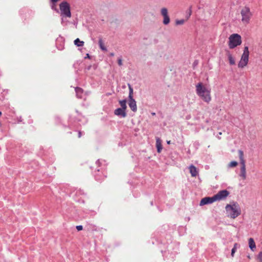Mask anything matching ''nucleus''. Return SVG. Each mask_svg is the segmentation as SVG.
I'll use <instances>...</instances> for the list:
<instances>
[{
    "label": "nucleus",
    "instance_id": "10",
    "mask_svg": "<svg viewBox=\"0 0 262 262\" xmlns=\"http://www.w3.org/2000/svg\"><path fill=\"white\" fill-rule=\"evenodd\" d=\"M215 201H216L214 196H213L212 197H205L201 200L200 205L203 206L206 204L212 203Z\"/></svg>",
    "mask_w": 262,
    "mask_h": 262
},
{
    "label": "nucleus",
    "instance_id": "12",
    "mask_svg": "<svg viewBox=\"0 0 262 262\" xmlns=\"http://www.w3.org/2000/svg\"><path fill=\"white\" fill-rule=\"evenodd\" d=\"M129 106L133 112L137 110L136 102L133 98H129Z\"/></svg>",
    "mask_w": 262,
    "mask_h": 262
},
{
    "label": "nucleus",
    "instance_id": "34",
    "mask_svg": "<svg viewBox=\"0 0 262 262\" xmlns=\"http://www.w3.org/2000/svg\"><path fill=\"white\" fill-rule=\"evenodd\" d=\"M219 134H220V135H222V133H221V132H220V133H219Z\"/></svg>",
    "mask_w": 262,
    "mask_h": 262
},
{
    "label": "nucleus",
    "instance_id": "6",
    "mask_svg": "<svg viewBox=\"0 0 262 262\" xmlns=\"http://www.w3.org/2000/svg\"><path fill=\"white\" fill-rule=\"evenodd\" d=\"M249 52L248 47L246 46L244 48L243 53L238 64V67L239 68H243L247 65L249 61Z\"/></svg>",
    "mask_w": 262,
    "mask_h": 262
},
{
    "label": "nucleus",
    "instance_id": "16",
    "mask_svg": "<svg viewBox=\"0 0 262 262\" xmlns=\"http://www.w3.org/2000/svg\"><path fill=\"white\" fill-rule=\"evenodd\" d=\"M75 92L76 93L77 97L79 98H81L82 97V94L83 93V90L79 87H77L75 88Z\"/></svg>",
    "mask_w": 262,
    "mask_h": 262
},
{
    "label": "nucleus",
    "instance_id": "8",
    "mask_svg": "<svg viewBox=\"0 0 262 262\" xmlns=\"http://www.w3.org/2000/svg\"><path fill=\"white\" fill-rule=\"evenodd\" d=\"M229 194V191L226 190L220 191L217 194L214 195L216 201H220L225 199Z\"/></svg>",
    "mask_w": 262,
    "mask_h": 262
},
{
    "label": "nucleus",
    "instance_id": "13",
    "mask_svg": "<svg viewBox=\"0 0 262 262\" xmlns=\"http://www.w3.org/2000/svg\"><path fill=\"white\" fill-rule=\"evenodd\" d=\"M189 169L191 177H195L198 174L197 168L193 165H191L189 167Z\"/></svg>",
    "mask_w": 262,
    "mask_h": 262
},
{
    "label": "nucleus",
    "instance_id": "7",
    "mask_svg": "<svg viewBox=\"0 0 262 262\" xmlns=\"http://www.w3.org/2000/svg\"><path fill=\"white\" fill-rule=\"evenodd\" d=\"M60 10L62 15L68 17H71L70 5L66 2H62L60 5Z\"/></svg>",
    "mask_w": 262,
    "mask_h": 262
},
{
    "label": "nucleus",
    "instance_id": "14",
    "mask_svg": "<svg viewBox=\"0 0 262 262\" xmlns=\"http://www.w3.org/2000/svg\"><path fill=\"white\" fill-rule=\"evenodd\" d=\"M156 147L158 153H160L162 149V141L159 138H156Z\"/></svg>",
    "mask_w": 262,
    "mask_h": 262
},
{
    "label": "nucleus",
    "instance_id": "1",
    "mask_svg": "<svg viewBox=\"0 0 262 262\" xmlns=\"http://www.w3.org/2000/svg\"><path fill=\"white\" fill-rule=\"evenodd\" d=\"M196 93L204 102L208 103L211 101V90L203 83L199 82L196 85Z\"/></svg>",
    "mask_w": 262,
    "mask_h": 262
},
{
    "label": "nucleus",
    "instance_id": "31",
    "mask_svg": "<svg viewBox=\"0 0 262 262\" xmlns=\"http://www.w3.org/2000/svg\"><path fill=\"white\" fill-rule=\"evenodd\" d=\"M81 137V133H80V132H79V137Z\"/></svg>",
    "mask_w": 262,
    "mask_h": 262
},
{
    "label": "nucleus",
    "instance_id": "28",
    "mask_svg": "<svg viewBox=\"0 0 262 262\" xmlns=\"http://www.w3.org/2000/svg\"><path fill=\"white\" fill-rule=\"evenodd\" d=\"M59 0H51V1L53 2V3H56L58 1H59Z\"/></svg>",
    "mask_w": 262,
    "mask_h": 262
},
{
    "label": "nucleus",
    "instance_id": "27",
    "mask_svg": "<svg viewBox=\"0 0 262 262\" xmlns=\"http://www.w3.org/2000/svg\"><path fill=\"white\" fill-rule=\"evenodd\" d=\"M118 64L120 66L122 65V59L121 58L118 59Z\"/></svg>",
    "mask_w": 262,
    "mask_h": 262
},
{
    "label": "nucleus",
    "instance_id": "17",
    "mask_svg": "<svg viewBox=\"0 0 262 262\" xmlns=\"http://www.w3.org/2000/svg\"><path fill=\"white\" fill-rule=\"evenodd\" d=\"M249 246L252 251H254L256 248V245L254 239L252 238H250L249 239Z\"/></svg>",
    "mask_w": 262,
    "mask_h": 262
},
{
    "label": "nucleus",
    "instance_id": "22",
    "mask_svg": "<svg viewBox=\"0 0 262 262\" xmlns=\"http://www.w3.org/2000/svg\"><path fill=\"white\" fill-rule=\"evenodd\" d=\"M238 165V163L235 161L230 162L228 164L229 167H235Z\"/></svg>",
    "mask_w": 262,
    "mask_h": 262
},
{
    "label": "nucleus",
    "instance_id": "9",
    "mask_svg": "<svg viewBox=\"0 0 262 262\" xmlns=\"http://www.w3.org/2000/svg\"><path fill=\"white\" fill-rule=\"evenodd\" d=\"M161 15L163 16L164 19L163 23L164 25H168L170 22V18L168 15V10L166 8H163L161 10Z\"/></svg>",
    "mask_w": 262,
    "mask_h": 262
},
{
    "label": "nucleus",
    "instance_id": "19",
    "mask_svg": "<svg viewBox=\"0 0 262 262\" xmlns=\"http://www.w3.org/2000/svg\"><path fill=\"white\" fill-rule=\"evenodd\" d=\"M99 47H100V48L103 50V51H106V47H105V45H104V42H103V40L101 38H100L99 39Z\"/></svg>",
    "mask_w": 262,
    "mask_h": 262
},
{
    "label": "nucleus",
    "instance_id": "33",
    "mask_svg": "<svg viewBox=\"0 0 262 262\" xmlns=\"http://www.w3.org/2000/svg\"><path fill=\"white\" fill-rule=\"evenodd\" d=\"M2 114V112H0V117L1 116Z\"/></svg>",
    "mask_w": 262,
    "mask_h": 262
},
{
    "label": "nucleus",
    "instance_id": "15",
    "mask_svg": "<svg viewBox=\"0 0 262 262\" xmlns=\"http://www.w3.org/2000/svg\"><path fill=\"white\" fill-rule=\"evenodd\" d=\"M227 55L228 56L230 64L234 65L235 64V59L232 56V54L229 51H228L227 53Z\"/></svg>",
    "mask_w": 262,
    "mask_h": 262
},
{
    "label": "nucleus",
    "instance_id": "20",
    "mask_svg": "<svg viewBox=\"0 0 262 262\" xmlns=\"http://www.w3.org/2000/svg\"><path fill=\"white\" fill-rule=\"evenodd\" d=\"M126 103V101L125 100L119 101V103L121 107V108L125 111L126 110V108H127Z\"/></svg>",
    "mask_w": 262,
    "mask_h": 262
},
{
    "label": "nucleus",
    "instance_id": "30",
    "mask_svg": "<svg viewBox=\"0 0 262 262\" xmlns=\"http://www.w3.org/2000/svg\"><path fill=\"white\" fill-rule=\"evenodd\" d=\"M86 57H88V58H90V56H89V54H86Z\"/></svg>",
    "mask_w": 262,
    "mask_h": 262
},
{
    "label": "nucleus",
    "instance_id": "4",
    "mask_svg": "<svg viewBox=\"0 0 262 262\" xmlns=\"http://www.w3.org/2000/svg\"><path fill=\"white\" fill-rule=\"evenodd\" d=\"M226 210L228 216L232 219H235L241 214V208L236 204L233 205H227Z\"/></svg>",
    "mask_w": 262,
    "mask_h": 262
},
{
    "label": "nucleus",
    "instance_id": "23",
    "mask_svg": "<svg viewBox=\"0 0 262 262\" xmlns=\"http://www.w3.org/2000/svg\"><path fill=\"white\" fill-rule=\"evenodd\" d=\"M257 259L259 262H262V252H260L257 256Z\"/></svg>",
    "mask_w": 262,
    "mask_h": 262
},
{
    "label": "nucleus",
    "instance_id": "2",
    "mask_svg": "<svg viewBox=\"0 0 262 262\" xmlns=\"http://www.w3.org/2000/svg\"><path fill=\"white\" fill-rule=\"evenodd\" d=\"M241 22L244 25L249 24L253 17V13L248 6H244L240 8Z\"/></svg>",
    "mask_w": 262,
    "mask_h": 262
},
{
    "label": "nucleus",
    "instance_id": "26",
    "mask_svg": "<svg viewBox=\"0 0 262 262\" xmlns=\"http://www.w3.org/2000/svg\"><path fill=\"white\" fill-rule=\"evenodd\" d=\"M76 229L78 231H81L83 229V227L81 225H78L76 226Z\"/></svg>",
    "mask_w": 262,
    "mask_h": 262
},
{
    "label": "nucleus",
    "instance_id": "29",
    "mask_svg": "<svg viewBox=\"0 0 262 262\" xmlns=\"http://www.w3.org/2000/svg\"><path fill=\"white\" fill-rule=\"evenodd\" d=\"M167 143L168 144H170V141H167Z\"/></svg>",
    "mask_w": 262,
    "mask_h": 262
},
{
    "label": "nucleus",
    "instance_id": "3",
    "mask_svg": "<svg viewBox=\"0 0 262 262\" xmlns=\"http://www.w3.org/2000/svg\"><path fill=\"white\" fill-rule=\"evenodd\" d=\"M238 154L240 160L241 168L239 176L243 180L247 178V173L246 168V161L244 158V153L242 150H238Z\"/></svg>",
    "mask_w": 262,
    "mask_h": 262
},
{
    "label": "nucleus",
    "instance_id": "5",
    "mask_svg": "<svg viewBox=\"0 0 262 262\" xmlns=\"http://www.w3.org/2000/svg\"><path fill=\"white\" fill-rule=\"evenodd\" d=\"M242 42V37L240 35L237 33L231 34L229 37L228 47L229 49H233Z\"/></svg>",
    "mask_w": 262,
    "mask_h": 262
},
{
    "label": "nucleus",
    "instance_id": "32",
    "mask_svg": "<svg viewBox=\"0 0 262 262\" xmlns=\"http://www.w3.org/2000/svg\"><path fill=\"white\" fill-rule=\"evenodd\" d=\"M247 257H248L249 259H251V257H250V255H248V256H247Z\"/></svg>",
    "mask_w": 262,
    "mask_h": 262
},
{
    "label": "nucleus",
    "instance_id": "11",
    "mask_svg": "<svg viewBox=\"0 0 262 262\" xmlns=\"http://www.w3.org/2000/svg\"><path fill=\"white\" fill-rule=\"evenodd\" d=\"M114 114L115 115L124 118L126 116L125 111L121 108H118L115 110Z\"/></svg>",
    "mask_w": 262,
    "mask_h": 262
},
{
    "label": "nucleus",
    "instance_id": "21",
    "mask_svg": "<svg viewBox=\"0 0 262 262\" xmlns=\"http://www.w3.org/2000/svg\"><path fill=\"white\" fill-rule=\"evenodd\" d=\"M238 244L237 243H235L234 245V246H233V248H232V250H231V256L232 257H233L234 255V253L236 250V248H237V247L238 246Z\"/></svg>",
    "mask_w": 262,
    "mask_h": 262
},
{
    "label": "nucleus",
    "instance_id": "18",
    "mask_svg": "<svg viewBox=\"0 0 262 262\" xmlns=\"http://www.w3.org/2000/svg\"><path fill=\"white\" fill-rule=\"evenodd\" d=\"M84 41H80L79 38H77L74 40V44L77 47H82L84 45Z\"/></svg>",
    "mask_w": 262,
    "mask_h": 262
},
{
    "label": "nucleus",
    "instance_id": "24",
    "mask_svg": "<svg viewBox=\"0 0 262 262\" xmlns=\"http://www.w3.org/2000/svg\"><path fill=\"white\" fill-rule=\"evenodd\" d=\"M129 98H133V89L132 88L130 85H129Z\"/></svg>",
    "mask_w": 262,
    "mask_h": 262
},
{
    "label": "nucleus",
    "instance_id": "25",
    "mask_svg": "<svg viewBox=\"0 0 262 262\" xmlns=\"http://www.w3.org/2000/svg\"><path fill=\"white\" fill-rule=\"evenodd\" d=\"M185 22V20L184 19H181V20H177L176 21V24L177 25H183Z\"/></svg>",
    "mask_w": 262,
    "mask_h": 262
}]
</instances>
